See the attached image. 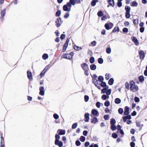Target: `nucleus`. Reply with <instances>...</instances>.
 <instances>
[{"mask_svg": "<svg viewBox=\"0 0 147 147\" xmlns=\"http://www.w3.org/2000/svg\"><path fill=\"white\" fill-rule=\"evenodd\" d=\"M134 23L135 25H137L138 24V19H135L134 20L133 22Z\"/></svg>", "mask_w": 147, "mask_h": 147, "instance_id": "bf43d9fd", "label": "nucleus"}, {"mask_svg": "<svg viewBox=\"0 0 147 147\" xmlns=\"http://www.w3.org/2000/svg\"><path fill=\"white\" fill-rule=\"evenodd\" d=\"M112 136L113 138H117L118 136L116 133H114L113 134Z\"/></svg>", "mask_w": 147, "mask_h": 147, "instance_id": "13d9d810", "label": "nucleus"}, {"mask_svg": "<svg viewBox=\"0 0 147 147\" xmlns=\"http://www.w3.org/2000/svg\"><path fill=\"white\" fill-rule=\"evenodd\" d=\"M69 3L71 6V5H74L76 4L75 0H70L69 2L67 3Z\"/></svg>", "mask_w": 147, "mask_h": 147, "instance_id": "6ab92c4d", "label": "nucleus"}, {"mask_svg": "<svg viewBox=\"0 0 147 147\" xmlns=\"http://www.w3.org/2000/svg\"><path fill=\"white\" fill-rule=\"evenodd\" d=\"M111 128L113 130H115L116 129V126L114 125H111Z\"/></svg>", "mask_w": 147, "mask_h": 147, "instance_id": "6e6d98bb", "label": "nucleus"}, {"mask_svg": "<svg viewBox=\"0 0 147 147\" xmlns=\"http://www.w3.org/2000/svg\"><path fill=\"white\" fill-rule=\"evenodd\" d=\"M77 123H75L73 124L72 126V128L73 129H75L76 128L77 126Z\"/></svg>", "mask_w": 147, "mask_h": 147, "instance_id": "58836bf2", "label": "nucleus"}, {"mask_svg": "<svg viewBox=\"0 0 147 147\" xmlns=\"http://www.w3.org/2000/svg\"><path fill=\"white\" fill-rule=\"evenodd\" d=\"M42 57L43 59H46L48 58V55L47 54H44L42 55Z\"/></svg>", "mask_w": 147, "mask_h": 147, "instance_id": "c756f323", "label": "nucleus"}, {"mask_svg": "<svg viewBox=\"0 0 147 147\" xmlns=\"http://www.w3.org/2000/svg\"><path fill=\"white\" fill-rule=\"evenodd\" d=\"M130 12H126L125 14V16L127 18H129L130 17Z\"/></svg>", "mask_w": 147, "mask_h": 147, "instance_id": "5fc2aeb1", "label": "nucleus"}, {"mask_svg": "<svg viewBox=\"0 0 147 147\" xmlns=\"http://www.w3.org/2000/svg\"><path fill=\"white\" fill-rule=\"evenodd\" d=\"M53 117L54 118L57 119L59 118V115L55 113L53 114Z\"/></svg>", "mask_w": 147, "mask_h": 147, "instance_id": "864d4df0", "label": "nucleus"}, {"mask_svg": "<svg viewBox=\"0 0 147 147\" xmlns=\"http://www.w3.org/2000/svg\"><path fill=\"white\" fill-rule=\"evenodd\" d=\"M90 69L92 70H94L96 68V66L94 64H92L90 66Z\"/></svg>", "mask_w": 147, "mask_h": 147, "instance_id": "5701e85b", "label": "nucleus"}, {"mask_svg": "<svg viewBox=\"0 0 147 147\" xmlns=\"http://www.w3.org/2000/svg\"><path fill=\"white\" fill-rule=\"evenodd\" d=\"M81 66L84 70L89 69L88 65L86 63H83L81 65Z\"/></svg>", "mask_w": 147, "mask_h": 147, "instance_id": "0eeeda50", "label": "nucleus"}, {"mask_svg": "<svg viewBox=\"0 0 147 147\" xmlns=\"http://www.w3.org/2000/svg\"><path fill=\"white\" fill-rule=\"evenodd\" d=\"M108 2L111 5L113 6L114 5V0H108Z\"/></svg>", "mask_w": 147, "mask_h": 147, "instance_id": "a878e982", "label": "nucleus"}, {"mask_svg": "<svg viewBox=\"0 0 147 147\" xmlns=\"http://www.w3.org/2000/svg\"><path fill=\"white\" fill-rule=\"evenodd\" d=\"M122 2L120 1H118L117 2V5L119 7H121L122 6Z\"/></svg>", "mask_w": 147, "mask_h": 147, "instance_id": "0e129e2a", "label": "nucleus"}, {"mask_svg": "<svg viewBox=\"0 0 147 147\" xmlns=\"http://www.w3.org/2000/svg\"><path fill=\"white\" fill-rule=\"evenodd\" d=\"M69 38H67L63 46V52H64L66 50L67 48L68 45V44L69 42Z\"/></svg>", "mask_w": 147, "mask_h": 147, "instance_id": "39448f33", "label": "nucleus"}, {"mask_svg": "<svg viewBox=\"0 0 147 147\" xmlns=\"http://www.w3.org/2000/svg\"><path fill=\"white\" fill-rule=\"evenodd\" d=\"M39 94L42 96H44L45 94L44 88L42 86H40L39 88Z\"/></svg>", "mask_w": 147, "mask_h": 147, "instance_id": "423d86ee", "label": "nucleus"}, {"mask_svg": "<svg viewBox=\"0 0 147 147\" xmlns=\"http://www.w3.org/2000/svg\"><path fill=\"white\" fill-rule=\"evenodd\" d=\"M85 138L83 136H82L80 137V140L82 142H84L85 140Z\"/></svg>", "mask_w": 147, "mask_h": 147, "instance_id": "72a5a7b5", "label": "nucleus"}, {"mask_svg": "<svg viewBox=\"0 0 147 147\" xmlns=\"http://www.w3.org/2000/svg\"><path fill=\"white\" fill-rule=\"evenodd\" d=\"M93 82L94 83V84L96 86H97L98 84V82L97 80L96 79H93Z\"/></svg>", "mask_w": 147, "mask_h": 147, "instance_id": "09e8293b", "label": "nucleus"}, {"mask_svg": "<svg viewBox=\"0 0 147 147\" xmlns=\"http://www.w3.org/2000/svg\"><path fill=\"white\" fill-rule=\"evenodd\" d=\"M50 67L49 65H48L45 67L43 70L46 72L49 69Z\"/></svg>", "mask_w": 147, "mask_h": 147, "instance_id": "a18cd8bd", "label": "nucleus"}, {"mask_svg": "<svg viewBox=\"0 0 147 147\" xmlns=\"http://www.w3.org/2000/svg\"><path fill=\"white\" fill-rule=\"evenodd\" d=\"M118 112L120 114H122L123 112V110L122 108H119L118 109Z\"/></svg>", "mask_w": 147, "mask_h": 147, "instance_id": "8fccbe9b", "label": "nucleus"}, {"mask_svg": "<svg viewBox=\"0 0 147 147\" xmlns=\"http://www.w3.org/2000/svg\"><path fill=\"white\" fill-rule=\"evenodd\" d=\"M119 31V27H115L113 30V31L114 32H118Z\"/></svg>", "mask_w": 147, "mask_h": 147, "instance_id": "c9c22d12", "label": "nucleus"}, {"mask_svg": "<svg viewBox=\"0 0 147 147\" xmlns=\"http://www.w3.org/2000/svg\"><path fill=\"white\" fill-rule=\"evenodd\" d=\"M114 80L113 78H111L109 81L108 83L109 85H111L113 84Z\"/></svg>", "mask_w": 147, "mask_h": 147, "instance_id": "b1692460", "label": "nucleus"}, {"mask_svg": "<svg viewBox=\"0 0 147 147\" xmlns=\"http://www.w3.org/2000/svg\"><path fill=\"white\" fill-rule=\"evenodd\" d=\"M115 102L116 104H119L121 103V100L120 98H117L115 99Z\"/></svg>", "mask_w": 147, "mask_h": 147, "instance_id": "412c9836", "label": "nucleus"}, {"mask_svg": "<svg viewBox=\"0 0 147 147\" xmlns=\"http://www.w3.org/2000/svg\"><path fill=\"white\" fill-rule=\"evenodd\" d=\"M130 145L131 147H135V143L133 142H131L130 143Z\"/></svg>", "mask_w": 147, "mask_h": 147, "instance_id": "774afa93", "label": "nucleus"}, {"mask_svg": "<svg viewBox=\"0 0 147 147\" xmlns=\"http://www.w3.org/2000/svg\"><path fill=\"white\" fill-rule=\"evenodd\" d=\"M129 107L127 106L125 107L124 109V114L125 115H127L129 113Z\"/></svg>", "mask_w": 147, "mask_h": 147, "instance_id": "9b49d317", "label": "nucleus"}, {"mask_svg": "<svg viewBox=\"0 0 147 147\" xmlns=\"http://www.w3.org/2000/svg\"><path fill=\"white\" fill-rule=\"evenodd\" d=\"M84 99L85 102H87L89 100V97L87 95H85L84 96Z\"/></svg>", "mask_w": 147, "mask_h": 147, "instance_id": "2f4dec72", "label": "nucleus"}, {"mask_svg": "<svg viewBox=\"0 0 147 147\" xmlns=\"http://www.w3.org/2000/svg\"><path fill=\"white\" fill-rule=\"evenodd\" d=\"M74 48L75 50L78 51L81 50L82 49V48L81 47H79L76 45L74 47Z\"/></svg>", "mask_w": 147, "mask_h": 147, "instance_id": "aec40b11", "label": "nucleus"}, {"mask_svg": "<svg viewBox=\"0 0 147 147\" xmlns=\"http://www.w3.org/2000/svg\"><path fill=\"white\" fill-rule=\"evenodd\" d=\"M27 76L29 80H31L32 79V74L31 72L29 71H27Z\"/></svg>", "mask_w": 147, "mask_h": 147, "instance_id": "2eb2a0df", "label": "nucleus"}, {"mask_svg": "<svg viewBox=\"0 0 147 147\" xmlns=\"http://www.w3.org/2000/svg\"><path fill=\"white\" fill-rule=\"evenodd\" d=\"M71 6L69 3H67L66 5H64L63 7L64 11H70L71 10Z\"/></svg>", "mask_w": 147, "mask_h": 147, "instance_id": "f03ea898", "label": "nucleus"}, {"mask_svg": "<svg viewBox=\"0 0 147 147\" xmlns=\"http://www.w3.org/2000/svg\"><path fill=\"white\" fill-rule=\"evenodd\" d=\"M109 98V96L106 95L105 94H103L101 97L102 100H106L107 99H108Z\"/></svg>", "mask_w": 147, "mask_h": 147, "instance_id": "a211bd4d", "label": "nucleus"}, {"mask_svg": "<svg viewBox=\"0 0 147 147\" xmlns=\"http://www.w3.org/2000/svg\"><path fill=\"white\" fill-rule=\"evenodd\" d=\"M130 90L133 92H135L138 91L139 90L138 86L135 85V82L133 81H130L129 82Z\"/></svg>", "mask_w": 147, "mask_h": 147, "instance_id": "f257e3e1", "label": "nucleus"}, {"mask_svg": "<svg viewBox=\"0 0 147 147\" xmlns=\"http://www.w3.org/2000/svg\"><path fill=\"white\" fill-rule=\"evenodd\" d=\"M97 15L99 17L103 15V13L101 11H99Z\"/></svg>", "mask_w": 147, "mask_h": 147, "instance_id": "49530a36", "label": "nucleus"}, {"mask_svg": "<svg viewBox=\"0 0 147 147\" xmlns=\"http://www.w3.org/2000/svg\"><path fill=\"white\" fill-rule=\"evenodd\" d=\"M123 32L124 33H127L128 32V30L126 28H124L122 30Z\"/></svg>", "mask_w": 147, "mask_h": 147, "instance_id": "79ce46f5", "label": "nucleus"}, {"mask_svg": "<svg viewBox=\"0 0 147 147\" xmlns=\"http://www.w3.org/2000/svg\"><path fill=\"white\" fill-rule=\"evenodd\" d=\"M125 87L126 89H129V83L127 82H126L125 84Z\"/></svg>", "mask_w": 147, "mask_h": 147, "instance_id": "e2e57ef3", "label": "nucleus"}, {"mask_svg": "<svg viewBox=\"0 0 147 147\" xmlns=\"http://www.w3.org/2000/svg\"><path fill=\"white\" fill-rule=\"evenodd\" d=\"M73 55L74 53L73 52H71L70 54H64L62 57L64 58L70 59L72 58Z\"/></svg>", "mask_w": 147, "mask_h": 147, "instance_id": "7ed1b4c3", "label": "nucleus"}, {"mask_svg": "<svg viewBox=\"0 0 147 147\" xmlns=\"http://www.w3.org/2000/svg\"><path fill=\"white\" fill-rule=\"evenodd\" d=\"M140 32H143L144 30V27H141L140 29Z\"/></svg>", "mask_w": 147, "mask_h": 147, "instance_id": "338daca9", "label": "nucleus"}, {"mask_svg": "<svg viewBox=\"0 0 147 147\" xmlns=\"http://www.w3.org/2000/svg\"><path fill=\"white\" fill-rule=\"evenodd\" d=\"M98 80L100 82H102L104 80V78L102 76H99Z\"/></svg>", "mask_w": 147, "mask_h": 147, "instance_id": "473e14b6", "label": "nucleus"}, {"mask_svg": "<svg viewBox=\"0 0 147 147\" xmlns=\"http://www.w3.org/2000/svg\"><path fill=\"white\" fill-rule=\"evenodd\" d=\"M125 9L126 12H130V7L128 6H126Z\"/></svg>", "mask_w": 147, "mask_h": 147, "instance_id": "c85d7f7f", "label": "nucleus"}, {"mask_svg": "<svg viewBox=\"0 0 147 147\" xmlns=\"http://www.w3.org/2000/svg\"><path fill=\"white\" fill-rule=\"evenodd\" d=\"M138 5V3L135 1H134L132 2L131 6H132L136 7Z\"/></svg>", "mask_w": 147, "mask_h": 147, "instance_id": "cd10ccee", "label": "nucleus"}, {"mask_svg": "<svg viewBox=\"0 0 147 147\" xmlns=\"http://www.w3.org/2000/svg\"><path fill=\"white\" fill-rule=\"evenodd\" d=\"M92 114L94 116L98 117L99 115V113L98 111L95 109H93L91 111Z\"/></svg>", "mask_w": 147, "mask_h": 147, "instance_id": "6e6552de", "label": "nucleus"}, {"mask_svg": "<svg viewBox=\"0 0 147 147\" xmlns=\"http://www.w3.org/2000/svg\"><path fill=\"white\" fill-rule=\"evenodd\" d=\"M139 54L140 57V58L141 59H143L145 56L144 52L142 50H140L139 52Z\"/></svg>", "mask_w": 147, "mask_h": 147, "instance_id": "9d476101", "label": "nucleus"}, {"mask_svg": "<svg viewBox=\"0 0 147 147\" xmlns=\"http://www.w3.org/2000/svg\"><path fill=\"white\" fill-rule=\"evenodd\" d=\"M104 105L105 106L108 107L110 105V102L109 101H107L105 102Z\"/></svg>", "mask_w": 147, "mask_h": 147, "instance_id": "a19ab883", "label": "nucleus"}, {"mask_svg": "<svg viewBox=\"0 0 147 147\" xmlns=\"http://www.w3.org/2000/svg\"><path fill=\"white\" fill-rule=\"evenodd\" d=\"M134 100L136 102H139L140 101V99L138 97H136L134 98Z\"/></svg>", "mask_w": 147, "mask_h": 147, "instance_id": "052dcab7", "label": "nucleus"}, {"mask_svg": "<svg viewBox=\"0 0 147 147\" xmlns=\"http://www.w3.org/2000/svg\"><path fill=\"white\" fill-rule=\"evenodd\" d=\"M0 144V146L1 147H5L4 142H3V141H2V140H1Z\"/></svg>", "mask_w": 147, "mask_h": 147, "instance_id": "4d7b16f0", "label": "nucleus"}, {"mask_svg": "<svg viewBox=\"0 0 147 147\" xmlns=\"http://www.w3.org/2000/svg\"><path fill=\"white\" fill-rule=\"evenodd\" d=\"M62 22L63 21L61 20V19H57L55 21L56 26L57 27H59L62 23Z\"/></svg>", "mask_w": 147, "mask_h": 147, "instance_id": "1a4fd4ad", "label": "nucleus"}, {"mask_svg": "<svg viewBox=\"0 0 147 147\" xmlns=\"http://www.w3.org/2000/svg\"><path fill=\"white\" fill-rule=\"evenodd\" d=\"M55 144L56 145H58L59 147H61L63 146V144L62 142L59 141L55 142Z\"/></svg>", "mask_w": 147, "mask_h": 147, "instance_id": "4468645a", "label": "nucleus"}, {"mask_svg": "<svg viewBox=\"0 0 147 147\" xmlns=\"http://www.w3.org/2000/svg\"><path fill=\"white\" fill-rule=\"evenodd\" d=\"M91 44L92 47L95 46L96 45V42L95 41H94L91 42Z\"/></svg>", "mask_w": 147, "mask_h": 147, "instance_id": "de8ad7c7", "label": "nucleus"}, {"mask_svg": "<svg viewBox=\"0 0 147 147\" xmlns=\"http://www.w3.org/2000/svg\"><path fill=\"white\" fill-rule=\"evenodd\" d=\"M116 121L114 119H112L111 120L110 123L111 125H114Z\"/></svg>", "mask_w": 147, "mask_h": 147, "instance_id": "f704fd0d", "label": "nucleus"}, {"mask_svg": "<svg viewBox=\"0 0 147 147\" xmlns=\"http://www.w3.org/2000/svg\"><path fill=\"white\" fill-rule=\"evenodd\" d=\"M105 28L108 30L111 29L113 26V24L111 23H107L105 25Z\"/></svg>", "mask_w": 147, "mask_h": 147, "instance_id": "20e7f679", "label": "nucleus"}, {"mask_svg": "<svg viewBox=\"0 0 147 147\" xmlns=\"http://www.w3.org/2000/svg\"><path fill=\"white\" fill-rule=\"evenodd\" d=\"M111 92V89H109L107 90V91L106 92V94L107 96H109L110 95Z\"/></svg>", "mask_w": 147, "mask_h": 147, "instance_id": "e433bc0d", "label": "nucleus"}, {"mask_svg": "<svg viewBox=\"0 0 147 147\" xmlns=\"http://www.w3.org/2000/svg\"><path fill=\"white\" fill-rule=\"evenodd\" d=\"M106 52L107 53L110 54L111 52V49L110 47H108L106 49Z\"/></svg>", "mask_w": 147, "mask_h": 147, "instance_id": "7c9ffc66", "label": "nucleus"}, {"mask_svg": "<svg viewBox=\"0 0 147 147\" xmlns=\"http://www.w3.org/2000/svg\"><path fill=\"white\" fill-rule=\"evenodd\" d=\"M5 10H3L2 11L1 13V17L2 18H3L5 15Z\"/></svg>", "mask_w": 147, "mask_h": 147, "instance_id": "4c0bfd02", "label": "nucleus"}, {"mask_svg": "<svg viewBox=\"0 0 147 147\" xmlns=\"http://www.w3.org/2000/svg\"><path fill=\"white\" fill-rule=\"evenodd\" d=\"M91 122L92 123H95L98 121L97 118L96 117H93L91 119Z\"/></svg>", "mask_w": 147, "mask_h": 147, "instance_id": "dca6fc26", "label": "nucleus"}, {"mask_svg": "<svg viewBox=\"0 0 147 147\" xmlns=\"http://www.w3.org/2000/svg\"><path fill=\"white\" fill-rule=\"evenodd\" d=\"M46 72L45 71L43 70L40 75V78H41L43 77L44 76V75ZM38 77H39V76H38Z\"/></svg>", "mask_w": 147, "mask_h": 147, "instance_id": "bb28decb", "label": "nucleus"}, {"mask_svg": "<svg viewBox=\"0 0 147 147\" xmlns=\"http://www.w3.org/2000/svg\"><path fill=\"white\" fill-rule=\"evenodd\" d=\"M111 75L109 74H107L105 75V78L107 80H108L110 78Z\"/></svg>", "mask_w": 147, "mask_h": 147, "instance_id": "c03bdc74", "label": "nucleus"}, {"mask_svg": "<svg viewBox=\"0 0 147 147\" xmlns=\"http://www.w3.org/2000/svg\"><path fill=\"white\" fill-rule=\"evenodd\" d=\"M104 118L105 120H108L109 119V115H105L104 116Z\"/></svg>", "mask_w": 147, "mask_h": 147, "instance_id": "37998d69", "label": "nucleus"}, {"mask_svg": "<svg viewBox=\"0 0 147 147\" xmlns=\"http://www.w3.org/2000/svg\"><path fill=\"white\" fill-rule=\"evenodd\" d=\"M139 79L140 81L141 82H142L144 80V78L142 76H140L139 78Z\"/></svg>", "mask_w": 147, "mask_h": 147, "instance_id": "ea45409f", "label": "nucleus"}, {"mask_svg": "<svg viewBox=\"0 0 147 147\" xmlns=\"http://www.w3.org/2000/svg\"><path fill=\"white\" fill-rule=\"evenodd\" d=\"M101 85L102 87H105L106 86V83L104 82H102L101 83Z\"/></svg>", "mask_w": 147, "mask_h": 147, "instance_id": "69168bd1", "label": "nucleus"}, {"mask_svg": "<svg viewBox=\"0 0 147 147\" xmlns=\"http://www.w3.org/2000/svg\"><path fill=\"white\" fill-rule=\"evenodd\" d=\"M96 105L97 107L99 108L100 107V102H98L96 103Z\"/></svg>", "mask_w": 147, "mask_h": 147, "instance_id": "680f3d73", "label": "nucleus"}, {"mask_svg": "<svg viewBox=\"0 0 147 147\" xmlns=\"http://www.w3.org/2000/svg\"><path fill=\"white\" fill-rule=\"evenodd\" d=\"M98 2V0H93L91 2V5L94 6L96 5V3Z\"/></svg>", "mask_w": 147, "mask_h": 147, "instance_id": "393cba45", "label": "nucleus"}, {"mask_svg": "<svg viewBox=\"0 0 147 147\" xmlns=\"http://www.w3.org/2000/svg\"><path fill=\"white\" fill-rule=\"evenodd\" d=\"M55 142H58L59 141V139L60 138V136H59V134H56L55 136Z\"/></svg>", "mask_w": 147, "mask_h": 147, "instance_id": "4be33fe9", "label": "nucleus"}, {"mask_svg": "<svg viewBox=\"0 0 147 147\" xmlns=\"http://www.w3.org/2000/svg\"><path fill=\"white\" fill-rule=\"evenodd\" d=\"M98 62L100 64H102L103 63V60L101 58H99L98 59Z\"/></svg>", "mask_w": 147, "mask_h": 147, "instance_id": "603ef678", "label": "nucleus"}, {"mask_svg": "<svg viewBox=\"0 0 147 147\" xmlns=\"http://www.w3.org/2000/svg\"><path fill=\"white\" fill-rule=\"evenodd\" d=\"M84 121L86 122H88L89 120V114L88 113L85 114L84 115Z\"/></svg>", "mask_w": 147, "mask_h": 147, "instance_id": "f8f14e48", "label": "nucleus"}, {"mask_svg": "<svg viewBox=\"0 0 147 147\" xmlns=\"http://www.w3.org/2000/svg\"><path fill=\"white\" fill-rule=\"evenodd\" d=\"M57 132L58 133L59 135H63L65 134V131L64 130L59 129L57 130Z\"/></svg>", "mask_w": 147, "mask_h": 147, "instance_id": "ddd939ff", "label": "nucleus"}, {"mask_svg": "<svg viewBox=\"0 0 147 147\" xmlns=\"http://www.w3.org/2000/svg\"><path fill=\"white\" fill-rule=\"evenodd\" d=\"M132 40L136 45H138L139 42L136 37H133L132 38Z\"/></svg>", "mask_w": 147, "mask_h": 147, "instance_id": "f3484780", "label": "nucleus"}, {"mask_svg": "<svg viewBox=\"0 0 147 147\" xmlns=\"http://www.w3.org/2000/svg\"><path fill=\"white\" fill-rule=\"evenodd\" d=\"M94 59L93 57H91L90 59V62L91 63H93L94 61Z\"/></svg>", "mask_w": 147, "mask_h": 147, "instance_id": "3c124183", "label": "nucleus"}]
</instances>
